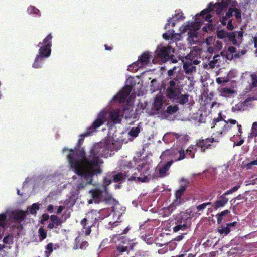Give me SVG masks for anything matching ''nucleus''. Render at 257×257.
Returning a JSON list of instances; mask_svg holds the SVG:
<instances>
[{"instance_id": "61", "label": "nucleus", "mask_w": 257, "mask_h": 257, "mask_svg": "<svg viewBox=\"0 0 257 257\" xmlns=\"http://www.w3.org/2000/svg\"><path fill=\"white\" fill-rule=\"evenodd\" d=\"M53 206L52 205H50L48 206V210L50 212H52L53 211Z\"/></svg>"}, {"instance_id": "38", "label": "nucleus", "mask_w": 257, "mask_h": 257, "mask_svg": "<svg viewBox=\"0 0 257 257\" xmlns=\"http://www.w3.org/2000/svg\"><path fill=\"white\" fill-rule=\"evenodd\" d=\"M218 38L223 39L228 36V33L225 30H220L217 33Z\"/></svg>"}, {"instance_id": "2", "label": "nucleus", "mask_w": 257, "mask_h": 257, "mask_svg": "<svg viewBox=\"0 0 257 257\" xmlns=\"http://www.w3.org/2000/svg\"><path fill=\"white\" fill-rule=\"evenodd\" d=\"M123 135L108 136L106 142L94 145L87 154L83 148L63 149V153L67 156L71 169L85 181L84 184L78 185L79 189L91 184L93 177L102 173L103 161L101 157H108L111 155L109 151H117L121 148L123 142L127 143V140L123 138Z\"/></svg>"}, {"instance_id": "41", "label": "nucleus", "mask_w": 257, "mask_h": 257, "mask_svg": "<svg viewBox=\"0 0 257 257\" xmlns=\"http://www.w3.org/2000/svg\"><path fill=\"white\" fill-rule=\"evenodd\" d=\"M53 244L50 243L46 246V249H47V251H45L46 257H48L50 253L53 251Z\"/></svg>"}, {"instance_id": "21", "label": "nucleus", "mask_w": 257, "mask_h": 257, "mask_svg": "<svg viewBox=\"0 0 257 257\" xmlns=\"http://www.w3.org/2000/svg\"><path fill=\"white\" fill-rule=\"evenodd\" d=\"M242 78L243 80L244 79L248 80V82L252 87H257V72L252 74L245 73L243 74Z\"/></svg>"}, {"instance_id": "47", "label": "nucleus", "mask_w": 257, "mask_h": 257, "mask_svg": "<svg viewBox=\"0 0 257 257\" xmlns=\"http://www.w3.org/2000/svg\"><path fill=\"white\" fill-rule=\"evenodd\" d=\"M174 137H176V135L174 133H167L164 136L163 139L165 142H166L168 139L174 138Z\"/></svg>"}, {"instance_id": "20", "label": "nucleus", "mask_w": 257, "mask_h": 257, "mask_svg": "<svg viewBox=\"0 0 257 257\" xmlns=\"http://www.w3.org/2000/svg\"><path fill=\"white\" fill-rule=\"evenodd\" d=\"M179 183L180 184L179 188L175 192V196L181 198L182 196L184 194L185 191L186 189V188L189 183V181L185 179L184 178H182L180 179Z\"/></svg>"}, {"instance_id": "5", "label": "nucleus", "mask_w": 257, "mask_h": 257, "mask_svg": "<svg viewBox=\"0 0 257 257\" xmlns=\"http://www.w3.org/2000/svg\"><path fill=\"white\" fill-rule=\"evenodd\" d=\"M172 164V161H168L163 166H158L155 170L151 169L150 165L147 163H142L131 177V179L137 180L138 182H148L150 180L162 178L168 175V171Z\"/></svg>"}, {"instance_id": "32", "label": "nucleus", "mask_w": 257, "mask_h": 257, "mask_svg": "<svg viewBox=\"0 0 257 257\" xmlns=\"http://www.w3.org/2000/svg\"><path fill=\"white\" fill-rule=\"evenodd\" d=\"M50 220L57 227L62 223V221L56 215H52L50 217Z\"/></svg>"}, {"instance_id": "50", "label": "nucleus", "mask_w": 257, "mask_h": 257, "mask_svg": "<svg viewBox=\"0 0 257 257\" xmlns=\"http://www.w3.org/2000/svg\"><path fill=\"white\" fill-rule=\"evenodd\" d=\"M222 43L220 41H217L216 42L215 49L216 50H219L222 48Z\"/></svg>"}, {"instance_id": "42", "label": "nucleus", "mask_w": 257, "mask_h": 257, "mask_svg": "<svg viewBox=\"0 0 257 257\" xmlns=\"http://www.w3.org/2000/svg\"><path fill=\"white\" fill-rule=\"evenodd\" d=\"M211 202H207L199 205L196 207L197 209L199 211H202L207 206L211 205Z\"/></svg>"}, {"instance_id": "16", "label": "nucleus", "mask_w": 257, "mask_h": 257, "mask_svg": "<svg viewBox=\"0 0 257 257\" xmlns=\"http://www.w3.org/2000/svg\"><path fill=\"white\" fill-rule=\"evenodd\" d=\"M185 17L183 16V14L182 12H179L176 13L172 18L168 19L167 23L165 26V28H169L170 27H173L175 26V24L184 20Z\"/></svg>"}, {"instance_id": "3", "label": "nucleus", "mask_w": 257, "mask_h": 257, "mask_svg": "<svg viewBox=\"0 0 257 257\" xmlns=\"http://www.w3.org/2000/svg\"><path fill=\"white\" fill-rule=\"evenodd\" d=\"M111 102L108 106L102 109L97 114L96 119L92 123L93 128H97L103 125L105 122H113L114 123H119L121 122L122 117L125 119L135 118L136 114L134 110L132 103L130 101L128 102L124 107L123 114H120L119 109H112Z\"/></svg>"}, {"instance_id": "34", "label": "nucleus", "mask_w": 257, "mask_h": 257, "mask_svg": "<svg viewBox=\"0 0 257 257\" xmlns=\"http://www.w3.org/2000/svg\"><path fill=\"white\" fill-rule=\"evenodd\" d=\"M244 107L245 106L242 103H239L232 107V111L233 112H236L239 111L244 110Z\"/></svg>"}, {"instance_id": "51", "label": "nucleus", "mask_w": 257, "mask_h": 257, "mask_svg": "<svg viewBox=\"0 0 257 257\" xmlns=\"http://www.w3.org/2000/svg\"><path fill=\"white\" fill-rule=\"evenodd\" d=\"M228 81V80L227 79H226L225 78H217L216 79V82L218 83V84H221L222 83H224V82H227Z\"/></svg>"}, {"instance_id": "31", "label": "nucleus", "mask_w": 257, "mask_h": 257, "mask_svg": "<svg viewBox=\"0 0 257 257\" xmlns=\"http://www.w3.org/2000/svg\"><path fill=\"white\" fill-rule=\"evenodd\" d=\"M215 123L214 125H213V127L215 126V125H222L224 126V127L226 126H227L228 122H227L225 120H223L222 119V118H217V119H215L214 120L213 123Z\"/></svg>"}, {"instance_id": "46", "label": "nucleus", "mask_w": 257, "mask_h": 257, "mask_svg": "<svg viewBox=\"0 0 257 257\" xmlns=\"http://www.w3.org/2000/svg\"><path fill=\"white\" fill-rule=\"evenodd\" d=\"M218 231L221 234H222L223 233H224L225 234H227L229 233L230 230L227 226V227H223L219 229L218 230Z\"/></svg>"}, {"instance_id": "48", "label": "nucleus", "mask_w": 257, "mask_h": 257, "mask_svg": "<svg viewBox=\"0 0 257 257\" xmlns=\"http://www.w3.org/2000/svg\"><path fill=\"white\" fill-rule=\"evenodd\" d=\"M127 247L123 245H118L116 247L117 250L120 253H122L127 250Z\"/></svg>"}, {"instance_id": "23", "label": "nucleus", "mask_w": 257, "mask_h": 257, "mask_svg": "<svg viewBox=\"0 0 257 257\" xmlns=\"http://www.w3.org/2000/svg\"><path fill=\"white\" fill-rule=\"evenodd\" d=\"M243 36V32L239 31L233 32L229 35V39L232 42L233 44H237L239 43L242 40Z\"/></svg>"}, {"instance_id": "15", "label": "nucleus", "mask_w": 257, "mask_h": 257, "mask_svg": "<svg viewBox=\"0 0 257 257\" xmlns=\"http://www.w3.org/2000/svg\"><path fill=\"white\" fill-rule=\"evenodd\" d=\"M192 62L187 61L183 64V69L186 74L188 76H186L187 79L191 82L194 81V74L196 72V67Z\"/></svg>"}, {"instance_id": "18", "label": "nucleus", "mask_w": 257, "mask_h": 257, "mask_svg": "<svg viewBox=\"0 0 257 257\" xmlns=\"http://www.w3.org/2000/svg\"><path fill=\"white\" fill-rule=\"evenodd\" d=\"M184 202L182 198L175 197V199L173 202L166 208L164 209V212L168 215L170 214L177 206H180Z\"/></svg>"}, {"instance_id": "17", "label": "nucleus", "mask_w": 257, "mask_h": 257, "mask_svg": "<svg viewBox=\"0 0 257 257\" xmlns=\"http://www.w3.org/2000/svg\"><path fill=\"white\" fill-rule=\"evenodd\" d=\"M186 58L195 65L198 64L200 62V61L198 60V58H200L199 49L197 47H194L186 56Z\"/></svg>"}, {"instance_id": "30", "label": "nucleus", "mask_w": 257, "mask_h": 257, "mask_svg": "<svg viewBox=\"0 0 257 257\" xmlns=\"http://www.w3.org/2000/svg\"><path fill=\"white\" fill-rule=\"evenodd\" d=\"M175 101L179 103L180 104H184L188 101V96L187 95H181L178 97V98L175 99Z\"/></svg>"}, {"instance_id": "58", "label": "nucleus", "mask_w": 257, "mask_h": 257, "mask_svg": "<svg viewBox=\"0 0 257 257\" xmlns=\"http://www.w3.org/2000/svg\"><path fill=\"white\" fill-rule=\"evenodd\" d=\"M49 216L48 215L44 214L42 215V220L43 221H46L49 219Z\"/></svg>"}, {"instance_id": "6", "label": "nucleus", "mask_w": 257, "mask_h": 257, "mask_svg": "<svg viewBox=\"0 0 257 257\" xmlns=\"http://www.w3.org/2000/svg\"><path fill=\"white\" fill-rule=\"evenodd\" d=\"M26 212L24 211L7 209L4 212L0 214V239L2 238L5 227L10 225V222H20L24 218Z\"/></svg>"}, {"instance_id": "44", "label": "nucleus", "mask_w": 257, "mask_h": 257, "mask_svg": "<svg viewBox=\"0 0 257 257\" xmlns=\"http://www.w3.org/2000/svg\"><path fill=\"white\" fill-rule=\"evenodd\" d=\"M253 166H257V158L245 165L247 169H250Z\"/></svg>"}, {"instance_id": "45", "label": "nucleus", "mask_w": 257, "mask_h": 257, "mask_svg": "<svg viewBox=\"0 0 257 257\" xmlns=\"http://www.w3.org/2000/svg\"><path fill=\"white\" fill-rule=\"evenodd\" d=\"M185 227H186V225L184 224H183V225H181V224L178 225L177 226H175L173 228V231L175 232H177L180 230L185 229Z\"/></svg>"}, {"instance_id": "57", "label": "nucleus", "mask_w": 257, "mask_h": 257, "mask_svg": "<svg viewBox=\"0 0 257 257\" xmlns=\"http://www.w3.org/2000/svg\"><path fill=\"white\" fill-rule=\"evenodd\" d=\"M220 105V104L216 102H213L211 104V108H213L214 107H219Z\"/></svg>"}, {"instance_id": "28", "label": "nucleus", "mask_w": 257, "mask_h": 257, "mask_svg": "<svg viewBox=\"0 0 257 257\" xmlns=\"http://www.w3.org/2000/svg\"><path fill=\"white\" fill-rule=\"evenodd\" d=\"M96 129V128L94 129V128H93V126L92 125L90 128H88L87 132H86L85 133L82 134L80 136V138L79 139L78 144L79 145L82 144V143L83 142L84 137L85 136H87L90 135L92 133V132L94 131Z\"/></svg>"}, {"instance_id": "59", "label": "nucleus", "mask_w": 257, "mask_h": 257, "mask_svg": "<svg viewBox=\"0 0 257 257\" xmlns=\"http://www.w3.org/2000/svg\"><path fill=\"white\" fill-rule=\"evenodd\" d=\"M221 57H222L221 56V55H220L217 54V55H215V56H214L213 59H216L217 61H220V58Z\"/></svg>"}, {"instance_id": "62", "label": "nucleus", "mask_w": 257, "mask_h": 257, "mask_svg": "<svg viewBox=\"0 0 257 257\" xmlns=\"http://www.w3.org/2000/svg\"><path fill=\"white\" fill-rule=\"evenodd\" d=\"M254 46L256 48V51H255V54L257 56V37L254 38Z\"/></svg>"}, {"instance_id": "56", "label": "nucleus", "mask_w": 257, "mask_h": 257, "mask_svg": "<svg viewBox=\"0 0 257 257\" xmlns=\"http://www.w3.org/2000/svg\"><path fill=\"white\" fill-rule=\"evenodd\" d=\"M64 208L63 206H60L57 210V214H60L63 211Z\"/></svg>"}, {"instance_id": "37", "label": "nucleus", "mask_w": 257, "mask_h": 257, "mask_svg": "<svg viewBox=\"0 0 257 257\" xmlns=\"http://www.w3.org/2000/svg\"><path fill=\"white\" fill-rule=\"evenodd\" d=\"M250 136L254 137L257 136V122H254L253 123L250 133Z\"/></svg>"}, {"instance_id": "27", "label": "nucleus", "mask_w": 257, "mask_h": 257, "mask_svg": "<svg viewBox=\"0 0 257 257\" xmlns=\"http://www.w3.org/2000/svg\"><path fill=\"white\" fill-rule=\"evenodd\" d=\"M163 105V99L162 97L161 96H157L155 97L154 106L156 110L159 111L161 109Z\"/></svg>"}, {"instance_id": "7", "label": "nucleus", "mask_w": 257, "mask_h": 257, "mask_svg": "<svg viewBox=\"0 0 257 257\" xmlns=\"http://www.w3.org/2000/svg\"><path fill=\"white\" fill-rule=\"evenodd\" d=\"M52 36L50 34L43 40L42 42H39L38 46L39 47L38 54L35 59L33 67L39 68L42 66L43 61L45 58L49 57L51 53V40Z\"/></svg>"}, {"instance_id": "10", "label": "nucleus", "mask_w": 257, "mask_h": 257, "mask_svg": "<svg viewBox=\"0 0 257 257\" xmlns=\"http://www.w3.org/2000/svg\"><path fill=\"white\" fill-rule=\"evenodd\" d=\"M125 83V86L116 95L113 96L111 103L113 101H118L119 103H122L125 101L132 91V85L135 83L133 77H128Z\"/></svg>"}, {"instance_id": "52", "label": "nucleus", "mask_w": 257, "mask_h": 257, "mask_svg": "<svg viewBox=\"0 0 257 257\" xmlns=\"http://www.w3.org/2000/svg\"><path fill=\"white\" fill-rule=\"evenodd\" d=\"M87 245H88L87 242L83 241L81 243L79 248L82 249H84L86 248Z\"/></svg>"}, {"instance_id": "43", "label": "nucleus", "mask_w": 257, "mask_h": 257, "mask_svg": "<svg viewBox=\"0 0 257 257\" xmlns=\"http://www.w3.org/2000/svg\"><path fill=\"white\" fill-rule=\"evenodd\" d=\"M13 236L11 235L8 234L4 238L3 242L6 244H10L12 243Z\"/></svg>"}, {"instance_id": "64", "label": "nucleus", "mask_w": 257, "mask_h": 257, "mask_svg": "<svg viewBox=\"0 0 257 257\" xmlns=\"http://www.w3.org/2000/svg\"><path fill=\"white\" fill-rule=\"evenodd\" d=\"M239 187H240V186H235L233 187V188H232L231 189L233 192H235L238 189Z\"/></svg>"}, {"instance_id": "40", "label": "nucleus", "mask_w": 257, "mask_h": 257, "mask_svg": "<svg viewBox=\"0 0 257 257\" xmlns=\"http://www.w3.org/2000/svg\"><path fill=\"white\" fill-rule=\"evenodd\" d=\"M178 110V107L176 105L169 106L167 107V112L169 114H172L176 112Z\"/></svg>"}, {"instance_id": "53", "label": "nucleus", "mask_w": 257, "mask_h": 257, "mask_svg": "<svg viewBox=\"0 0 257 257\" xmlns=\"http://www.w3.org/2000/svg\"><path fill=\"white\" fill-rule=\"evenodd\" d=\"M155 83H156V80L154 79L153 80L151 81V90L153 92V91H155V90H156V87L154 86V84Z\"/></svg>"}, {"instance_id": "55", "label": "nucleus", "mask_w": 257, "mask_h": 257, "mask_svg": "<svg viewBox=\"0 0 257 257\" xmlns=\"http://www.w3.org/2000/svg\"><path fill=\"white\" fill-rule=\"evenodd\" d=\"M48 228L50 229H52L53 228H57L58 227L56 226L53 222L50 223L48 226Z\"/></svg>"}, {"instance_id": "22", "label": "nucleus", "mask_w": 257, "mask_h": 257, "mask_svg": "<svg viewBox=\"0 0 257 257\" xmlns=\"http://www.w3.org/2000/svg\"><path fill=\"white\" fill-rule=\"evenodd\" d=\"M220 95L222 96L228 97L235 93L233 88L222 86L218 89Z\"/></svg>"}, {"instance_id": "39", "label": "nucleus", "mask_w": 257, "mask_h": 257, "mask_svg": "<svg viewBox=\"0 0 257 257\" xmlns=\"http://www.w3.org/2000/svg\"><path fill=\"white\" fill-rule=\"evenodd\" d=\"M39 233L40 236V240H42L46 238L47 235L44 229L42 227H40L39 229Z\"/></svg>"}, {"instance_id": "11", "label": "nucleus", "mask_w": 257, "mask_h": 257, "mask_svg": "<svg viewBox=\"0 0 257 257\" xmlns=\"http://www.w3.org/2000/svg\"><path fill=\"white\" fill-rule=\"evenodd\" d=\"M160 158L163 160H170V161H177L185 158L184 150L181 148H172L166 150L162 153Z\"/></svg>"}, {"instance_id": "25", "label": "nucleus", "mask_w": 257, "mask_h": 257, "mask_svg": "<svg viewBox=\"0 0 257 257\" xmlns=\"http://www.w3.org/2000/svg\"><path fill=\"white\" fill-rule=\"evenodd\" d=\"M228 198L224 195L220 196L215 203L214 208L217 209L220 207H224L228 202Z\"/></svg>"}, {"instance_id": "29", "label": "nucleus", "mask_w": 257, "mask_h": 257, "mask_svg": "<svg viewBox=\"0 0 257 257\" xmlns=\"http://www.w3.org/2000/svg\"><path fill=\"white\" fill-rule=\"evenodd\" d=\"M27 13L29 14H33L37 17H40L41 16L39 10L32 6L28 8Z\"/></svg>"}, {"instance_id": "13", "label": "nucleus", "mask_w": 257, "mask_h": 257, "mask_svg": "<svg viewBox=\"0 0 257 257\" xmlns=\"http://www.w3.org/2000/svg\"><path fill=\"white\" fill-rule=\"evenodd\" d=\"M108 212L109 209H107L100 210L99 212L97 210H93L87 214V216L88 220H92L94 224H95L96 222L105 219V215L107 214Z\"/></svg>"}, {"instance_id": "8", "label": "nucleus", "mask_w": 257, "mask_h": 257, "mask_svg": "<svg viewBox=\"0 0 257 257\" xmlns=\"http://www.w3.org/2000/svg\"><path fill=\"white\" fill-rule=\"evenodd\" d=\"M124 208L119 204H116L113 207L112 209H109L107 214L105 215V222L108 224L107 227L112 229L117 226L120 222V218L124 213Z\"/></svg>"}, {"instance_id": "14", "label": "nucleus", "mask_w": 257, "mask_h": 257, "mask_svg": "<svg viewBox=\"0 0 257 257\" xmlns=\"http://www.w3.org/2000/svg\"><path fill=\"white\" fill-rule=\"evenodd\" d=\"M219 141V140L218 138H207L198 141L197 143V146L201 149L202 152H205L208 148H211L212 147H215Z\"/></svg>"}, {"instance_id": "36", "label": "nucleus", "mask_w": 257, "mask_h": 257, "mask_svg": "<svg viewBox=\"0 0 257 257\" xmlns=\"http://www.w3.org/2000/svg\"><path fill=\"white\" fill-rule=\"evenodd\" d=\"M196 152V148L194 147H190L186 150V154L189 155L191 158L194 157Z\"/></svg>"}, {"instance_id": "63", "label": "nucleus", "mask_w": 257, "mask_h": 257, "mask_svg": "<svg viewBox=\"0 0 257 257\" xmlns=\"http://www.w3.org/2000/svg\"><path fill=\"white\" fill-rule=\"evenodd\" d=\"M183 238V235H179L178 236H177L175 239V240L176 241H180V240H181Z\"/></svg>"}, {"instance_id": "9", "label": "nucleus", "mask_w": 257, "mask_h": 257, "mask_svg": "<svg viewBox=\"0 0 257 257\" xmlns=\"http://www.w3.org/2000/svg\"><path fill=\"white\" fill-rule=\"evenodd\" d=\"M166 95L172 100L178 98L181 93L180 83L177 79L169 81L166 85Z\"/></svg>"}, {"instance_id": "60", "label": "nucleus", "mask_w": 257, "mask_h": 257, "mask_svg": "<svg viewBox=\"0 0 257 257\" xmlns=\"http://www.w3.org/2000/svg\"><path fill=\"white\" fill-rule=\"evenodd\" d=\"M232 193H233V192H232V191L230 189V190H227V191H226L223 194H222V195H224V196L226 197L227 195H228L229 194H232Z\"/></svg>"}, {"instance_id": "19", "label": "nucleus", "mask_w": 257, "mask_h": 257, "mask_svg": "<svg viewBox=\"0 0 257 257\" xmlns=\"http://www.w3.org/2000/svg\"><path fill=\"white\" fill-rule=\"evenodd\" d=\"M94 224L92 220H88V217L84 218L81 221V225L82 226L81 233L85 235H89L91 232V227Z\"/></svg>"}, {"instance_id": "49", "label": "nucleus", "mask_w": 257, "mask_h": 257, "mask_svg": "<svg viewBox=\"0 0 257 257\" xmlns=\"http://www.w3.org/2000/svg\"><path fill=\"white\" fill-rule=\"evenodd\" d=\"M218 61L213 58L212 60L210 61L209 65L210 68H214V67L218 65Z\"/></svg>"}, {"instance_id": "12", "label": "nucleus", "mask_w": 257, "mask_h": 257, "mask_svg": "<svg viewBox=\"0 0 257 257\" xmlns=\"http://www.w3.org/2000/svg\"><path fill=\"white\" fill-rule=\"evenodd\" d=\"M151 56L148 52L143 53L137 61L128 66L127 70L130 71L135 72L140 68L147 66L149 63Z\"/></svg>"}, {"instance_id": "1", "label": "nucleus", "mask_w": 257, "mask_h": 257, "mask_svg": "<svg viewBox=\"0 0 257 257\" xmlns=\"http://www.w3.org/2000/svg\"><path fill=\"white\" fill-rule=\"evenodd\" d=\"M237 3L235 0H222L220 3H216L215 4L210 3L208 7L202 11L200 14L196 15L195 21L193 22L188 23L183 25L180 28V33H174L172 30L168 31L163 35V37L166 40H170L168 43H161L158 45L155 51V54L153 58V63L161 62H166L167 61H171L175 63L177 60L174 58V46L178 45L177 41L181 40V34L188 32V41L191 44H195L198 40L197 37V31L199 29L201 24L207 22L209 23L212 21V13L215 12L218 15H221L222 12L225 11L229 8L228 11L225 15L221 16L220 21L223 25L227 24V27L229 30H232L234 26L232 24V20L230 18L234 15L236 19L241 17V13L236 8Z\"/></svg>"}, {"instance_id": "33", "label": "nucleus", "mask_w": 257, "mask_h": 257, "mask_svg": "<svg viewBox=\"0 0 257 257\" xmlns=\"http://www.w3.org/2000/svg\"><path fill=\"white\" fill-rule=\"evenodd\" d=\"M39 209V205L37 203L33 204L32 205L28 208L30 213L31 214H35Z\"/></svg>"}, {"instance_id": "4", "label": "nucleus", "mask_w": 257, "mask_h": 257, "mask_svg": "<svg viewBox=\"0 0 257 257\" xmlns=\"http://www.w3.org/2000/svg\"><path fill=\"white\" fill-rule=\"evenodd\" d=\"M137 168L136 169H130V170L127 171H125L124 173L122 172L118 173L112 176H107L104 177L103 185L101 187L91 189L89 191V194H90L91 199H89L88 201V204H92L93 203H99L100 202L105 200H114L112 199L108 194V189L107 186L111 183L112 179L113 178V180L115 182L122 181L125 178H128V180L135 181V180H132L131 178L133 176L134 172L136 171ZM135 181L138 182L137 180Z\"/></svg>"}, {"instance_id": "24", "label": "nucleus", "mask_w": 257, "mask_h": 257, "mask_svg": "<svg viewBox=\"0 0 257 257\" xmlns=\"http://www.w3.org/2000/svg\"><path fill=\"white\" fill-rule=\"evenodd\" d=\"M221 54L222 57H226L228 60H231L234 56L237 57L234 47H229L227 51L222 52Z\"/></svg>"}, {"instance_id": "54", "label": "nucleus", "mask_w": 257, "mask_h": 257, "mask_svg": "<svg viewBox=\"0 0 257 257\" xmlns=\"http://www.w3.org/2000/svg\"><path fill=\"white\" fill-rule=\"evenodd\" d=\"M236 74V72L234 71H230L228 73V76L229 77H235Z\"/></svg>"}, {"instance_id": "26", "label": "nucleus", "mask_w": 257, "mask_h": 257, "mask_svg": "<svg viewBox=\"0 0 257 257\" xmlns=\"http://www.w3.org/2000/svg\"><path fill=\"white\" fill-rule=\"evenodd\" d=\"M140 131L141 130L139 126L132 127L128 133V136L129 137L128 140L130 141H132L134 138L138 136Z\"/></svg>"}, {"instance_id": "35", "label": "nucleus", "mask_w": 257, "mask_h": 257, "mask_svg": "<svg viewBox=\"0 0 257 257\" xmlns=\"http://www.w3.org/2000/svg\"><path fill=\"white\" fill-rule=\"evenodd\" d=\"M230 212V211L228 210H225L223 211H222L221 213L218 214L217 215V222L218 223H220L221 222L223 217L225 216V215L228 214Z\"/></svg>"}]
</instances>
